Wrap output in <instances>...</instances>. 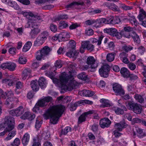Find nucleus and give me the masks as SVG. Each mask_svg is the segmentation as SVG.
<instances>
[{
  "mask_svg": "<svg viewBox=\"0 0 146 146\" xmlns=\"http://www.w3.org/2000/svg\"><path fill=\"white\" fill-rule=\"evenodd\" d=\"M24 112V110L23 106H20L15 110L10 111L9 114L13 116H18L21 115Z\"/></svg>",
  "mask_w": 146,
  "mask_h": 146,
  "instance_id": "obj_10",
  "label": "nucleus"
},
{
  "mask_svg": "<svg viewBox=\"0 0 146 146\" xmlns=\"http://www.w3.org/2000/svg\"><path fill=\"white\" fill-rule=\"evenodd\" d=\"M9 4L10 6L16 10H18L20 9L19 5L15 1H10Z\"/></svg>",
  "mask_w": 146,
  "mask_h": 146,
  "instance_id": "obj_37",
  "label": "nucleus"
},
{
  "mask_svg": "<svg viewBox=\"0 0 146 146\" xmlns=\"http://www.w3.org/2000/svg\"><path fill=\"white\" fill-rule=\"evenodd\" d=\"M95 112V111L94 110H90L82 114L78 118V123H80L83 122L85 121H86V118L87 117V115H88L92 114V113H94Z\"/></svg>",
  "mask_w": 146,
  "mask_h": 146,
  "instance_id": "obj_13",
  "label": "nucleus"
},
{
  "mask_svg": "<svg viewBox=\"0 0 146 146\" xmlns=\"http://www.w3.org/2000/svg\"><path fill=\"white\" fill-rule=\"evenodd\" d=\"M131 37H132L134 41L136 42V43L139 44L140 42V40L139 37L136 33L135 32L133 31L131 33Z\"/></svg>",
  "mask_w": 146,
  "mask_h": 146,
  "instance_id": "obj_27",
  "label": "nucleus"
},
{
  "mask_svg": "<svg viewBox=\"0 0 146 146\" xmlns=\"http://www.w3.org/2000/svg\"><path fill=\"white\" fill-rule=\"evenodd\" d=\"M0 95L2 98L5 99L7 97V92H4L2 90L0 89Z\"/></svg>",
  "mask_w": 146,
  "mask_h": 146,
  "instance_id": "obj_53",
  "label": "nucleus"
},
{
  "mask_svg": "<svg viewBox=\"0 0 146 146\" xmlns=\"http://www.w3.org/2000/svg\"><path fill=\"white\" fill-rule=\"evenodd\" d=\"M38 85L41 88H45L46 86V82L45 79L43 77L39 78L38 82Z\"/></svg>",
  "mask_w": 146,
  "mask_h": 146,
  "instance_id": "obj_24",
  "label": "nucleus"
},
{
  "mask_svg": "<svg viewBox=\"0 0 146 146\" xmlns=\"http://www.w3.org/2000/svg\"><path fill=\"white\" fill-rule=\"evenodd\" d=\"M126 106L129 110H132L137 114H140L141 112L142 109L141 105L133 101L129 102Z\"/></svg>",
  "mask_w": 146,
  "mask_h": 146,
  "instance_id": "obj_5",
  "label": "nucleus"
},
{
  "mask_svg": "<svg viewBox=\"0 0 146 146\" xmlns=\"http://www.w3.org/2000/svg\"><path fill=\"white\" fill-rule=\"evenodd\" d=\"M40 118V117L38 116L36 119L35 127L37 129L39 128L40 127L42 124L41 121H39Z\"/></svg>",
  "mask_w": 146,
  "mask_h": 146,
  "instance_id": "obj_42",
  "label": "nucleus"
},
{
  "mask_svg": "<svg viewBox=\"0 0 146 146\" xmlns=\"http://www.w3.org/2000/svg\"><path fill=\"white\" fill-rule=\"evenodd\" d=\"M120 73L124 77L127 78L130 76V73L128 70L124 67L122 68L120 71Z\"/></svg>",
  "mask_w": 146,
  "mask_h": 146,
  "instance_id": "obj_21",
  "label": "nucleus"
},
{
  "mask_svg": "<svg viewBox=\"0 0 146 146\" xmlns=\"http://www.w3.org/2000/svg\"><path fill=\"white\" fill-rule=\"evenodd\" d=\"M138 17L139 21H143L146 17V12L143 9H140V13Z\"/></svg>",
  "mask_w": 146,
  "mask_h": 146,
  "instance_id": "obj_30",
  "label": "nucleus"
},
{
  "mask_svg": "<svg viewBox=\"0 0 146 146\" xmlns=\"http://www.w3.org/2000/svg\"><path fill=\"white\" fill-rule=\"evenodd\" d=\"M105 33L109 34L110 35L113 36L117 30L115 28H110L104 29Z\"/></svg>",
  "mask_w": 146,
  "mask_h": 146,
  "instance_id": "obj_28",
  "label": "nucleus"
},
{
  "mask_svg": "<svg viewBox=\"0 0 146 146\" xmlns=\"http://www.w3.org/2000/svg\"><path fill=\"white\" fill-rule=\"evenodd\" d=\"M121 60H122L124 58L127 57V54L125 52L121 53L119 55Z\"/></svg>",
  "mask_w": 146,
  "mask_h": 146,
  "instance_id": "obj_63",
  "label": "nucleus"
},
{
  "mask_svg": "<svg viewBox=\"0 0 146 146\" xmlns=\"http://www.w3.org/2000/svg\"><path fill=\"white\" fill-rule=\"evenodd\" d=\"M3 83H7L9 86H12L14 83V82L12 80L9 79H3Z\"/></svg>",
  "mask_w": 146,
  "mask_h": 146,
  "instance_id": "obj_44",
  "label": "nucleus"
},
{
  "mask_svg": "<svg viewBox=\"0 0 146 146\" xmlns=\"http://www.w3.org/2000/svg\"><path fill=\"white\" fill-rule=\"evenodd\" d=\"M127 126V125L125 123L124 121H122L119 123L115 124L114 127L116 130L118 131H121L123 129L125 128Z\"/></svg>",
  "mask_w": 146,
  "mask_h": 146,
  "instance_id": "obj_16",
  "label": "nucleus"
},
{
  "mask_svg": "<svg viewBox=\"0 0 146 146\" xmlns=\"http://www.w3.org/2000/svg\"><path fill=\"white\" fill-rule=\"evenodd\" d=\"M122 48L123 50L126 52H128V51L132 50L133 48L130 45L125 44L122 46Z\"/></svg>",
  "mask_w": 146,
  "mask_h": 146,
  "instance_id": "obj_38",
  "label": "nucleus"
},
{
  "mask_svg": "<svg viewBox=\"0 0 146 146\" xmlns=\"http://www.w3.org/2000/svg\"><path fill=\"white\" fill-rule=\"evenodd\" d=\"M31 72V70L30 68H26L22 72V77L24 80L26 79L27 76L29 75Z\"/></svg>",
  "mask_w": 146,
  "mask_h": 146,
  "instance_id": "obj_31",
  "label": "nucleus"
},
{
  "mask_svg": "<svg viewBox=\"0 0 146 146\" xmlns=\"http://www.w3.org/2000/svg\"><path fill=\"white\" fill-rule=\"evenodd\" d=\"M32 45V43L31 42L28 41L24 46L23 48V51L24 52H27L30 48Z\"/></svg>",
  "mask_w": 146,
  "mask_h": 146,
  "instance_id": "obj_34",
  "label": "nucleus"
},
{
  "mask_svg": "<svg viewBox=\"0 0 146 146\" xmlns=\"http://www.w3.org/2000/svg\"><path fill=\"white\" fill-rule=\"evenodd\" d=\"M50 28L51 30L54 33L57 30V26L53 24H51Z\"/></svg>",
  "mask_w": 146,
  "mask_h": 146,
  "instance_id": "obj_58",
  "label": "nucleus"
},
{
  "mask_svg": "<svg viewBox=\"0 0 146 146\" xmlns=\"http://www.w3.org/2000/svg\"><path fill=\"white\" fill-rule=\"evenodd\" d=\"M69 49H72L74 50L76 47L75 42L73 40H71L69 41Z\"/></svg>",
  "mask_w": 146,
  "mask_h": 146,
  "instance_id": "obj_43",
  "label": "nucleus"
},
{
  "mask_svg": "<svg viewBox=\"0 0 146 146\" xmlns=\"http://www.w3.org/2000/svg\"><path fill=\"white\" fill-rule=\"evenodd\" d=\"M30 139V135L27 133H26L23 136L22 140L24 146H26L28 144Z\"/></svg>",
  "mask_w": 146,
  "mask_h": 146,
  "instance_id": "obj_20",
  "label": "nucleus"
},
{
  "mask_svg": "<svg viewBox=\"0 0 146 146\" xmlns=\"http://www.w3.org/2000/svg\"><path fill=\"white\" fill-rule=\"evenodd\" d=\"M5 128V129L4 130L3 132L0 133V137L3 136L6 133L9 132L11 131V129H9L8 128Z\"/></svg>",
  "mask_w": 146,
  "mask_h": 146,
  "instance_id": "obj_60",
  "label": "nucleus"
},
{
  "mask_svg": "<svg viewBox=\"0 0 146 146\" xmlns=\"http://www.w3.org/2000/svg\"><path fill=\"white\" fill-rule=\"evenodd\" d=\"M43 99L47 105L48 103L51 102L52 100V97L50 96L45 97Z\"/></svg>",
  "mask_w": 146,
  "mask_h": 146,
  "instance_id": "obj_49",
  "label": "nucleus"
},
{
  "mask_svg": "<svg viewBox=\"0 0 146 146\" xmlns=\"http://www.w3.org/2000/svg\"><path fill=\"white\" fill-rule=\"evenodd\" d=\"M84 4V3L83 2H77L74 1L69 4L65 5V8L68 9H70L73 8L74 5H83Z\"/></svg>",
  "mask_w": 146,
  "mask_h": 146,
  "instance_id": "obj_23",
  "label": "nucleus"
},
{
  "mask_svg": "<svg viewBox=\"0 0 146 146\" xmlns=\"http://www.w3.org/2000/svg\"><path fill=\"white\" fill-rule=\"evenodd\" d=\"M18 100L16 97L12 98L11 97L8 98L6 99L5 102V104L8 106L10 105L12 102L18 101Z\"/></svg>",
  "mask_w": 146,
  "mask_h": 146,
  "instance_id": "obj_32",
  "label": "nucleus"
},
{
  "mask_svg": "<svg viewBox=\"0 0 146 146\" xmlns=\"http://www.w3.org/2000/svg\"><path fill=\"white\" fill-rule=\"evenodd\" d=\"M120 22V19L118 18L115 17L114 18L113 17L112 24H118Z\"/></svg>",
  "mask_w": 146,
  "mask_h": 146,
  "instance_id": "obj_50",
  "label": "nucleus"
},
{
  "mask_svg": "<svg viewBox=\"0 0 146 146\" xmlns=\"http://www.w3.org/2000/svg\"><path fill=\"white\" fill-rule=\"evenodd\" d=\"M30 112H25L21 117V118L22 119H27L29 116Z\"/></svg>",
  "mask_w": 146,
  "mask_h": 146,
  "instance_id": "obj_62",
  "label": "nucleus"
},
{
  "mask_svg": "<svg viewBox=\"0 0 146 146\" xmlns=\"http://www.w3.org/2000/svg\"><path fill=\"white\" fill-rule=\"evenodd\" d=\"M59 25L60 27H62L64 28H65L68 26L67 23L65 22L64 21H60V22Z\"/></svg>",
  "mask_w": 146,
  "mask_h": 146,
  "instance_id": "obj_59",
  "label": "nucleus"
},
{
  "mask_svg": "<svg viewBox=\"0 0 146 146\" xmlns=\"http://www.w3.org/2000/svg\"><path fill=\"white\" fill-rule=\"evenodd\" d=\"M36 2L38 4L43 3L46 2H49L50 3H52L53 1H51V0H37Z\"/></svg>",
  "mask_w": 146,
  "mask_h": 146,
  "instance_id": "obj_54",
  "label": "nucleus"
},
{
  "mask_svg": "<svg viewBox=\"0 0 146 146\" xmlns=\"http://www.w3.org/2000/svg\"><path fill=\"white\" fill-rule=\"evenodd\" d=\"M47 105L43 99L39 100L33 108V111L34 112H37L39 110L40 107H43Z\"/></svg>",
  "mask_w": 146,
  "mask_h": 146,
  "instance_id": "obj_12",
  "label": "nucleus"
},
{
  "mask_svg": "<svg viewBox=\"0 0 146 146\" xmlns=\"http://www.w3.org/2000/svg\"><path fill=\"white\" fill-rule=\"evenodd\" d=\"M51 50L47 46H44L41 49L37 51L36 54V59L38 60H40L42 59L48 55Z\"/></svg>",
  "mask_w": 146,
  "mask_h": 146,
  "instance_id": "obj_4",
  "label": "nucleus"
},
{
  "mask_svg": "<svg viewBox=\"0 0 146 146\" xmlns=\"http://www.w3.org/2000/svg\"><path fill=\"white\" fill-rule=\"evenodd\" d=\"M14 122V118L11 116H7L4 119L3 123L0 125V128H6L13 130L14 128V125L13 123Z\"/></svg>",
  "mask_w": 146,
  "mask_h": 146,
  "instance_id": "obj_6",
  "label": "nucleus"
},
{
  "mask_svg": "<svg viewBox=\"0 0 146 146\" xmlns=\"http://www.w3.org/2000/svg\"><path fill=\"white\" fill-rule=\"evenodd\" d=\"M111 123V121L107 118H104L100 120V127L103 128L105 127H109Z\"/></svg>",
  "mask_w": 146,
  "mask_h": 146,
  "instance_id": "obj_14",
  "label": "nucleus"
},
{
  "mask_svg": "<svg viewBox=\"0 0 146 146\" xmlns=\"http://www.w3.org/2000/svg\"><path fill=\"white\" fill-rule=\"evenodd\" d=\"M19 62L21 64H24L26 63L27 60L25 57L21 56L19 58Z\"/></svg>",
  "mask_w": 146,
  "mask_h": 146,
  "instance_id": "obj_46",
  "label": "nucleus"
},
{
  "mask_svg": "<svg viewBox=\"0 0 146 146\" xmlns=\"http://www.w3.org/2000/svg\"><path fill=\"white\" fill-rule=\"evenodd\" d=\"M69 34L66 32H63L59 34L57 38L59 42L64 41L68 40V38L70 37Z\"/></svg>",
  "mask_w": 146,
  "mask_h": 146,
  "instance_id": "obj_15",
  "label": "nucleus"
},
{
  "mask_svg": "<svg viewBox=\"0 0 146 146\" xmlns=\"http://www.w3.org/2000/svg\"><path fill=\"white\" fill-rule=\"evenodd\" d=\"M65 109V107L63 105L59 104L54 105L48 110L43 114V117L46 119L50 118L51 123L56 124Z\"/></svg>",
  "mask_w": 146,
  "mask_h": 146,
  "instance_id": "obj_1",
  "label": "nucleus"
},
{
  "mask_svg": "<svg viewBox=\"0 0 146 146\" xmlns=\"http://www.w3.org/2000/svg\"><path fill=\"white\" fill-rule=\"evenodd\" d=\"M115 58V55L114 54L110 53L107 54L106 56L107 60L109 62H111L113 61Z\"/></svg>",
  "mask_w": 146,
  "mask_h": 146,
  "instance_id": "obj_39",
  "label": "nucleus"
},
{
  "mask_svg": "<svg viewBox=\"0 0 146 146\" xmlns=\"http://www.w3.org/2000/svg\"><path fill=\"white\" fill-rule=\"evenodd\" d=\"M47 76L49 77L53 81H54V80L55 79V73L53 72H51L48 73H47Z\"/></svg>",
  "mask_w": 146,
  "mask_h": 146,
  "instance_id": "obj_51",
  "label": "nucleus"
},
{
  "mask_svg": "<svg viewBox=\"0 0 146 146\" xmlns=\"http://www.w3.org/2000/svg\"><path fill=\"white\" fill-rule=\"evenodd\" d=\"M111 8L113 10L115 11H118L119 9L118 7L113 3H111L110 4Z\"/></svg>",
  "mask_w": 146,
  "mask_h": 146,
  "instance_id": "obj_52",
  "label": "nucleus"
},
{
  "mask_svg": "<svg viewBox=\"0 0 146 146\" xmlns=\"http://www.w3.org/2000/svg\"><path fill=\"white\" fill-rule=\"evenodd\" d=\"M78 94L80 95L81 96H85L86 97H91L94 95V93L93 91L84 90L82 91H79L78 92Z\"/></svg>",
  "mask_w": 146,
  "mask_h": 146,
  "instance_id": "obj_18",
  "label": "nucleus"
},
{
  "mask_svg": "<svg viewBox=\"0 0 146 146\" xmlns=\"http://www.w3.org/2000/svg\"><path fill=\"white\" fill-rule=\"evenodd\" d=\"M114 111L116 114H123L124 113L123 110L120 108H117L114 109Z\"/></svg>",
  "mask_w": 146,
  "mask_h": 146,
  "instance_id": "obj_45",
  "label": "nucleus"
},
{
  "mask_svg": "<svg viewBox=\"0 0 146 146\" xmlns=\"http://www.w3.org/2000/svg\"><path fill=\"white\" fill-rule=\"evenodd\" d=\"M135 131L137 133L138 136L140 138L146 135V134L143 132L142 130L137 127H135L133 129V132L134 135H136L137 134Z\"/></svg>",
  "mask_w": 146,
  "mask_h": 146,
  "instance_id": "obj_17",
  "label": "nucleus"
},
{
  "mask_svg": "<svg viewBox=\"0 0 146 146\" xmlns=\"http://www.w3.org/2000/svg\"><path fill=\"white\" fill-rule=\"evenodd\" d=\"M20 139L18 138H16L11 144V145L13 146H18L20 145Z\"/></svg>",
  "mask_w": 146,
  "mask_h": 146,
  "instance_id": "obj_47",
  "label": "nucleus"
},
{
  "mask_svg": "<svg viewBox=\"0 0 146 146\" xmlns=\"http://www.w3.org/2000/svg\"><path fill=\"white\" fill-rule=\"evenodd\" d=\"M110 70V66L108 64H105L99 70V73L101 77L107 78L108 76V72Z\"/></svg>",
  "mask_w": 146,
  "mask_h": 146,
  "instance_id": "obj_7",
  "label": "nucleus"
},
{
  "mask_svg": "<svg viewBox=\"0 0 146 146\" xmlns=\"http://www.w3.org/2000/svg\"><path fill=\"white\" fill-rule=\"evenodd\" d=\"M128 67L131 70H133L135 69L136 66L134 63L130 62L128 64Z\"/></svg>",
  "mask_w": 146,
  "mask_h": 146,
  "instance_id": "obj_56",
  "label": "nucleus"
},
{
  "mask_svg": "<svg viewBox=\"0 0 146 146\" xmlns=\"http://www.w3.org/2000/svg\"><path fill=\"white\" fill-rule=\"evenodd\" d=\"M40 32V30L38 28H33L31 30L30 35L31 38H34Z\"/></svg>",
  "mask_w": 146,
  "mask_h": 146,
  "instance_id": "obj_29",
  "label": "nucleus"
},
{
  "mask_svg": "<svg viewBox=\"0 0 146 146\" xmlns=\"http://www.w3.org/2000/svg\"><path fill=\"white\" fill-rule=\"evenodd\" d=\"M37 80H32L31 83V86L33 90L34 91H37L39 88V85Z\"/></svg>",
  "mask_w": 146,
  "mask_h": 146,
  "instance_id": "obj_22",
  "label": "nucleus"
},
{
  "mask_svg": "<svg viewBox=\"0 0 146 146\" xmlns=\"http://www.w3.org/2000/svg\"><path fill=\"white\" fill-rule=\"evenodd\" d=\"M86 63L90 65L91 68L95 69L98 66L99 62L92 56H90L88 57L86 61Z\"/></svg>",
  "mask_w": 146,
  "mask_h": 146,
  "instance_id": "obj_8",
  "label": "nucleus"
},
{
  "mask_svg": "<svg viewBox=\"0 0 146 146\" xmlns=\"http://www.w3.org/2000/svg\"><path fill=\"white\" fill-rule=\"evenodd\" d=\"M23 14L24 17L29 20L25 26V28H38V25L35 21L40 19V16L34 14L29 12H24L23 13Z\"/></svg>",
  "mask_w": 146,
  "mask_h": 146,
  "instance_id": "obj_3",
  "label": "nucleus"
},
{
  "mask_svg": "<svg viewBox=\"0 0 146 146\" xmlns=\"http://www.w3.org/2000/svg\"><path fill=\"white\" fill-rule=\"evenodd\" d=\"M121 32L122 36H123L127 38H130L131 33L130 34L129 32H126L125 31L122 30L121 31Z\"/></svg>",
  "mask_w": 146,
  "mask_h": 146,
  "instance_id": "obj_41",
  "label": "nucleus"
},
{
  "mask_svg": "<svg viewBox=\"0 0 146 146\" xmlns=\"http://www.w3.org/2000/svg\"><path fill=\"white\" fill-rule=\"evenodd\" d=\"M78 53V51H74V50L72 49V51L67 52L66 53V55L69 57H72L75 59L77 57Z\"/></svg>",
  "mask_w": 146,
  "mask_h": 146,
  "instance_id": "obj_19",
  "label": "nucleus"
},
{
  "mask_svg": "<svg viewBox=\"0 0 146 146\" xmlns=\"http://www.w3.org/2000/svg\"><path fill=\"white\" fill-rule=\"evenodd\" d=\"M115 36L117 38L119 39L121 38L122 36L121 31L120 32H118L117 31L114 35L113 36Z\"/></svg>",
  "mask_w": 146,
  "mask_h": 146,
  "instance_id": "obj_61",
  "label": "nucleus"
},
{
  "mask_svg": "<svg viewBox=\"0 0 146 146\" xmlns=\"http://www.w3.org/2000/svg\"><path fill=\"white\" fill-rule=\"evenodd\" d=\"M134 98L139 103L141 104L144 103V100L141 95L138 94H135L134 96Z\"/></svg>",
  "mask_w": 146,
  "mask_h": 146,
  "instance_id": "obj_33",
  "label": "nucleus"
},
{
  "mask_svg": "<svg viewBox=\"0 0 146 146\" xmlns=\"http://www.w3.org/2000/svg\"><path fill=\"white\" fill-rule=\"evenodd\" d=\"M100 102L102 103L101 106L102 108L108 107L111 106V105L110 103L107 100L105 99H101Z\"/></svg>",
  "mask_w": 146,
  "mask_h": 146,
  "instance_id": "obj_35",
  "label": "nucleus"
},
{
  "mask_svg": "<svg viewBox=\"0 0 146 146\" xmlns=\"http://www.w3.org/2000/svg\"><path fill=\"white\" fill-rule=\"evenodd\" d=\"M78 78L80 79L83 80H86L88 79L87 75L85 73L82 72L78 74L77 76Z\"/></svg>",
  "mask_w": 146,
  "mask_h": 146,
  "instance_id": "obj_36",
  "label": "nucleus"
},
{
  "mask_svg": "<svg viewBox=\"0 0 146 146\" xmlns=\"http://www.w3.org/2000/svg\"><path fill=\"white\" fill-rule=\"evenodd\" d=\"M68 16L66 15H59L56 19L57 20L60 19H67L68 18Z\"/></svg>",
  "mask_w": 146,
  "mask_h": 146,
  "instance_id": "obj_55",
  "label": "nucleus"
},
{
  "mask_svg": "<svg viewBox=\"0 0 146 146\" xmlns=\"http://www.w3.org/2000/svg\"><path fill=\"white\" fill-rule=\"evenodd\" d=\"M15 64L12 62H6L2 64L1 67L3 69H7L11 71L14 70L16 67Z\"/></svg>",
  "mask_w": 146,
  "mask_h": 146,
  "instance_id": "obj_11",
  "label": "nucleus"
},
{
  "mask_svg": "<svg viewBox=\"0 0 146 146\" xmlns=\"http://www.w3.org/2000/svg\"><path fill=\"white\" fill-rule=\"evenodd\" d=\"M32 146H41L40 143L38 140L36 139H34Z\"/></svg>",
  "mask_w": 146,
  "mask_h": 146,
  "instance_id": "obj_57",
  "label": "nucleus"
},
{
  "mask_svg": "<svg viewBox=\"0 0 146 146\" xmlns=\"http://www.w3.org/2000/svg\"><path fill=\"white\" fill-rule=\"evenodd\" d=\"M54 66L58 68H61L62 66L61 61L60 60H56L54 63Z\"/></svg>",
  "mask_w": 146,
  "mask_h": 146,
  "instance_id": "obj_48",
  "label": "nucleus"
},
{
  "mask_svg": "<svg viewBox=\"0 0 146 146\" xmlns=\"http://www.w3.org/2000/svg\"><path fill=\"white\" fill-rule=\"evenodd\" d=\"M71 128L69 127H66L64 129H62L61 131L62 135H65L69 132L71 130Z\"/></svg>",
  "mask_w": 146,
  "mask_h": 146,
  "instance_id": "obj_40",
  "label": "nucleus"
},
{
  "mask_svg": "<svg viewBox=\"0 0 146 146\" xmlns=\"http://www.w3.org/2000/svg\"><path fill=\"white\" fill-rule=\"evenodd\" d=\"M89 42L87 41H84L82 42L81 46L83 48H87L89 44Z\"/></svg>",
  "mask_w": 146,
  "mask_h": 146,
  "instance_id": "obj_64",
  "label": "nucleus"
},
{
  "mask_svg": "<svg viewBox=\"0 0 146 146\" xmlns=\"http://www.w3.org/2000/svg\"><path fill=\"white\" fill-rule=\"evenodd\" d=\"M45 41L38 36L34 42V45L35 46H38L42 45Z\"/></svg>",
  "mask_w": 146,
  "mask_h": 146,
  "instance_id": "obj_25",
  "label": "nucleus"
},
{
  "mask_svg": "<svg viewBox=\"0 0 146 146\" xmlns=\"http://www.w3.org/2000/svg\"><path fill=\"white\" fill-rule=\"evenodd\" d=\"M66 63L69 72L71 73L73 72L75 68L74 64L69 61L67 62Z\"/></svg>",
  "mask_w": 146,
  "mask_h": 146,
  "instance_id": "obj_26",
  "label": "nucleus"
},
{
  "mask_svg": "<svg viewBox=\"0 0 146 146\" xmlns=\"http://www.w3.org/2000/svg\"><path fill=\"white\" fill-rule=\"evenodd\" d=\"M113 89L117 95H123L125 94L124 90L121 86L117 83H115L113 85Z\"/></svg>",
  "mask_w": 146,
  "mask_h": 146,
  "instance_id": "obj_9",
  "label": "nucleus"
},
{
  "mask_svg": "<svg viewBox=\"0 0 146 146\" xmlns=\"http://www.w3.org/2000/svg\"><path fill=\"white\" fill-rule=\"evenodd\" d=\"M61 88L65 91H72L73 89L77 88L79 84L76 81L74 80L73 77L68 74L64 73L60 77Z\"/></svg>",
  "mask_w": 146,
  "mask_h": 146,
  "instance_id": "obj_2",
  "label": "nucleus"
}]
</instances>
